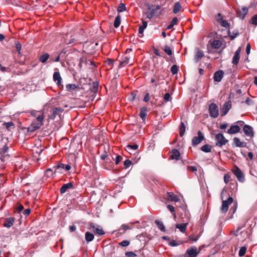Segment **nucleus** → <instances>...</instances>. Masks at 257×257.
<instances>
[{
  "label": "nucleus",
  "mask_w": 257,
  "mask_h": 257,
  "mask_svg": "<svg viewBox=\"0 0 257 257\" xmlns=\"http://www.w3.org/2000/svg\"><path fill=\"white\" fill-rule=\"evenodd\" d=\"M126 10V7L124 4H120L118 8H117V11L118 12H123L125 11Z\"/></svg>",
  "instance_id": "45"
},
{
  "label": "nucleus",
  "mask_w": 257,
  "mask_h": 257,
  "mask_svg": "<svg viewBox=\"0 0 257 257\" xmlns=\"http://www.w3.org/2000/svg\"><path fill=\"white\" fill-rule=\"evenodd\" d=\"M9 148L7 146H4L3 148L0 151V153L2 155V157H5L7 156V153L8 152Z\"/></svg>",
  "instance_id": "38"
},
{
  "label": "nucleus",
  "mask_w": 257,
  "mask_h": 257,
  "mask_svg": "<svg viewBox=\"0 0 257 257\" xmlns=\"http://www.w3.org/2000/svg\"><path fill=\"white\" fill-rule=\"evenodd\" d=\"M236 13L238 17L243 19L248 13V9L246 7H243L240 9H238Z\"/></svg>",
  "instance_id": "15"
},
{
  "label": "nucleus",
  "mask_w": 257,
  "mask_h": 257,
  "mask_svg": "<svg viewBox=\"0 0 257 257\" xmlns=\"http://www.w3.org/2000/svg\"><path fill=\"white\" fill-rule=\"evenodd\" d=\"M243 131L245 135L247 137L252 138L254 136L253 128L249 125H243Z\"/></svg>",
  "instance_id": "12"
},
{
  "label": "nucleus",
  "mask_w": 257,
  "mask_h": 257,
  "mask_svg": "<svg viewBox=\"0 0 257 257\" xmlns=\"http://www.w3.org/2000/svg\"><path fill=\"white\" fill-rule=\"evenodd\" d=\"M79 86L74 84H69L66 85V88L68 91H72L78 88Z\"/></svg>",
  "instance_id": "36"
},
{
  "label": "nucleus",
  "mask_w": 257,
  "mask_h": 257,
  "mask_svg": "<svg viewBox=\"0 0 257 257\" xmlns=\"http://www.w3.org/2000/svg\"><path fill=\"white\" fill-rule=\"evenodd\" d=\"M3 125L5 126L6 128L9 131H11L12 129H14L15 127V124L12 122H4L3 123Z\"/></svg>",
  "instance_id": "27"
},
{
  "label": "nucleus",
  "mask_w": 257,
  "mask_h": 257,
  "mask_svg": "<svg viewBox=\"0 0 257 257\" xmlns=\"http://www.w3.org/2000/svg\"><path fill=\"white\" fill-rule=\"evenodd\" d=\"M167 208L171 212H173L174 211V207L171 205H168Z\"/></svg>",
  "instance_id": "63"
},
{
  "label": "nucleus",
  "mask_w": 257,
  "mask_h": 257,
  "mask_svg": "<svg viewBox=\"0 0 257 257\" xmlns=\"http://www.w3.org/2000/svg\"><path fill=\"white\" fill-rule=\"evenodd\" d=\"M31 114L32 116L36 117V120H34L29 127V131L33 132L39 129L42 125L44 116L41 111L32 110L31 111Z\"/></svg>",
  "instance_id": "1"
},
{
  "label": "nucleus",
  "mask_w": 257,
  "mask_h": 257,
  "mask_svg": "<svg viewBox=\"0 0 257 257\" xmlns=\"http://www.w3.org/2000/svg\"><path fill=\"white\" fill-rule=\"evenodd\" d=\"M186 227L187 223L177 224L176 225V227L178 228L180 231L183 233H184L186 231Z\"/></svg>",
  "instance_id": "31"
},
{
  "label": "nucleus",
  "mask_w": 257,
  "mask_h": 257,
  "mask_svg": "<svg viewBox=\"0 0 257 257\" xmlns=\"http://www.w3.org/2000/svg\"><path fill=\"white\" fill-rule=\"evenodd\" d=\"M148 23L146 21H143L142 25L139 28V36L142 38L144 36V30L147 27Z\"/></svg>",
  "instance_id": "20"
},
{
  "label": "nucleus",
  "mask_w": 257,
  "mask_h": 257,
  "mask_svg": "<svg viewBox=\"0 0 257 257\" xmlns=\"http://www.w3.org/2000/svg\"><path fill=\"white\" fill-rule=\"evenodd\" d=\"M233 174L235 175L237 180L240 182H243L244 181V176L240 169L235 166L232 170Z\"/></svg>",
  "instance_id": "9"
},
{
  "label": "nucleus",
  "mask_w": 257,
  "mask_h": 257,
  "mask_svg": "<svg viewBox=\"0 0 257 257\" xmlns=\"http://www.w3.org/2000/svg\"><path fill=\"white\" fill-rule=\"evenodd\" d=\"M230 175L228 174H225L224 175V181L225 184H227L230 179Z\"/></svg>",
  "instance_id": "54"
},
{
  "label": "nucleus",
  "mask_w": 257,
  "mask_h": 257,
  "mask_svg": "<svg viewBox=\"0 0 257 257\" xmlns=\"http://www.w3.org/2000/svg\"><path fill=\"white\" fill-rule=\"evenodd\" d=\"M224 72L219 70L215 72L214 74V80H221L223 78Z\"/></svg>",
  "instance_id": "23"
},
{
  "label": "nucleus",
  "mask_w": 257,
  "mask_h": 257,
  "mask_svg": "<svg viewBox=\"0 0 257 257\" xmlns=\"http://www.w3.org/2000/svg\"><path fill=\"white\" fill-rule=\"evenodd\" d=\"M139 148V146L138 145H128L125 147V150L130 154H132L135 153L134 152L137 151Z\"/></svg>",
  "instance_id": "19"
},
{
  "label": "nucleus",
  "mask_w": 257,
  "mask_h": 257,
  "mask_svg": "<svg viewBox=\"0 0 257 257\" xmlns=\"http://www.w3.org/2000/svg\"><path fill=\"white\" fill-rule=\"evenodd\" d=\"M120 24V18L119 16H117L114 22V27L115 28H118Z\"/></svg>",
  "instance_id": "42"
},
{
  "label": "nucleus",
  "mask_w": 257,
  "mask_h": 257,
  "mask_svg": "<svg viewBox=\"0 0 257 257\" xmlns=\"http://www.w3.org/2000/svg\"><path fill=\"white\" fill-rule=\"evenodd\" d=\"M119 244L123 247L127 246L130 244V241L126 240H123L122 241L120 242Z\"/></svg>",
  "instance_id": "52"
},
{
  "label": "nucleus",
  "mask_w": 257,
  "mask_h": 257,
  "mask_svg": "<svg viewBox=\"0 0 257 257\" xmlns=\"http://www.w3.org/2000/svg\"><path fill=\"white\" fill-rule=\"evenodd\" d=\"M213 49H217L220 48L222 45V41L219 40H214L210 44Z\"/></svg>",
  "instance_id": "21"
},
{
  "label": "nucleus",
  "mask_w": 257,
  "mask_h": 257,
  "mask_svg": "<svg viewBox=\"0 0 257 257\" xmlns=\"http://www.w3.org/2000/svg\"><path fill=\"white\" fill-rule=\"evenodd\" d=\"M185 132V126L184 122H181L179 127V133L181 137H183Z\"/></svg>",
  "instance_id": "35"
},
{
  "label": "nucleus",
  "mask_w": 257,
  "mask_h": 257,
  "mask_svg": "<svg viewBox=\"0 0 257 257\" xmlns=\"http://www.w3.org/2000/svg\"><path fill=\"white\" fill-rule=\"evenodd\" d=\"M98 82L99 81H94L93 82V88L92 90V91H93V92L97 91L98 87V85H99Z\"/></svg>",
  "instance_id": "49"
},
{
  "label": "nucleus",
  "mask_w": 257,
  "mask_h": 257,
  "mask_svg": "<svg viewBox=\"0 0 257 257\" xmlns=\"http://www.w3.org/2000/svg\"><path fill=\"white\" fill-rule=\"evenodd\" d=\"M125 255L127 257H136L137 254L133 251H127L125 253Z\"/></svg>",
  "instance_id": "51"
},
{
  "label": "nucleus",
  "mask_w": 257,
  "mask_h": 257,
  "mask_svg": "<svg viewBox=\"0 0 257 257\" xmlns=\"http://www.w3.org/2000/svg\"><path fill=\"white\" fill-rule=\"evenodd\" d=\"M178 67L175 65L172 66L171 69V72L173 74H176L178 72Z\"/></svg>",
  "instance_id": "53"
},
{
  "label": "nucleus",
  "mask_w": 257,
  "mask_h": 257,
  "mask_svg": "<svg viewBox=\"0 0 257 257\" xmlns=\"http://www.w3.org/2000/svg\"><path fill=\"white\" fill-rule=\"evenodd\" d=\"M204 56V53L202 51L198 50L195 56V60L197 62L200 60Z\"/></svg>",
  "instance_id": "33"
},
{
  "label": "nucleus",
  "mask_w": 257,
  "mask_h": 257,
  "mask_svg": "<svg viewBox=\"0 0 257 257\" xmlns=\"http://www.w3.org/2000/svg\"><path fill=\"white\" fill-rule=\"evenodd\" d=\"M199 252V251H197L196 247H192L187 250L185 257H196Z\"/></svg>",
  "instance_id": "13"
},
{
  "label": "nucleus",
  "mask_w": 257,
  "mask_h": 257,
  "mask_svg": "<svg viewBox=\"0 0 257 257\" xmlns=\"http://www.w3.org/2000/svg\"><path fill=\"white\" fill-rule=\"evenodd\" d=\"M233 201V199L232 197H229L226 200H223L220 208L221 212L225 213L228 209L229 205L231 204Z\"/></svg>",
  "instance_id": "6"
},
{
  "label": "nucleus",
  "mask_w": 257,
  "mask_h": 257,
  "mask_svg": "<svg viewBox=\"0 0 257 257\" xmlns=\"http://www.w3.org/2000/svg\"><path fill=\"white\" fill-rule=\"evenodd\" d=\"M150 100V95L148 93H147L144 98V101L145 102H148Z\"/></svg>",
  "instance_id": "59"
},
{
  "label": "nucleus",
  "mask_w": 257,
  "mask_h": 257,
  "mask_svg": "<svg viewBox=\"0 0 257 257\" xmlns=\"http://www.w3.org/2000/svg\"><path fill=\"white\" fill-rule=\"evenodd\" d=\"M216 20L222 27L225 28H228L229 27V24L226 20L223 19V17L220 14H218L216 16Z\"/></svg>",
  "instance_id": "11"
},
{
  "label": "nucleus",
  "mask_w": 257,
  "mask_h": 257,
  "mask_svg": "<svg viewBox=\"0 0 257 257\" xmlns=\"http://www.w3.org/2000/svg\"><path fill=\"white\" fill-rule=\"evenodd\" d=\"M210 116L212 118H216L219 114V111L217 106L214 103H212L208 107Z\"/></svg>",
  "instance_id": "5"
},
{
  "label": "nucleus",
  "mask_w": 257,
  "mask_h": 257,
  "mask_svg": "<svg viewBox=\"0 0 257 257\" xmlns=\"http://www.w3.org/2000/svg\"><path fill=\"white\" fill-rule=\"evenodd\" d=\"M231 104L230 101L226 102L221 109V116L225 115L231 108Z\"/></svg>",
  "instance_id": "14"
},
{
  "label": "nucleus",
  "mask_w": 257,
  "mask_h": 257,
  "mask_svg": "<svg viewBox=\"0 0 257 257\" xmlns=\"http://www.w3.org/2000/svg\"><path fill=\"white\" fill-rule=\"evenodd\" d=\"M94 235L89 231H87L85 233V238L87 243L92 241L94 239Z\"/></svg>",
  "instance_id": "26"
},
{
  "label": "nucleus",
  "mask_w": 257,
  "mask_h": 257,
  "mask_svg": "<svg viewBox=\"0 0 257 257\" xmlns=\"http://www.w3.org/2000/svg\"><path fill=\"white\" fill-rule=\"evenodd\" d=\"M30 212H31V209L28 208V209H27L25 210H24V211L23 212V214L26 216H28V215H29Z\"/></svg>",
  "instance_id": "60"
},
{
  "label": "nucleus",
  "mask_w": 257,
  "mask_h": 257,
  "mask_svg": "<svg viewBox=\"0 0 257 257\" xmlns=\"http://www.w3.org/2000/svg\"><path fill=\"white\" fill-rule=\"evenodd\" d=\"M178 19L177 17L174 18L169 25L167 26V29L168 30L171 29L175 25L177 24Z\"/></svg>",
  "instance_id": "40"
},
{
  "label": "nucleus",
  "mask_w": 257,
  "mask_h": 257,
  "mask_svg": "<svg viewBox=\"0 0 257 257\" xmlns=\"http://www.w3.org/2000/svg\"><path fill=\"white\" fill-rule=\"evenodd\" d=\"M73 187V184L72 182H69L67 184H64L61 187L60 192L61 194L65 193L68 189H71Z\"/></svg>",
  "instance_id": "17"
},
{
  "label": "nucleus",
  "mask_w": 257,
  "mask_h": 257,
  "mask_svg": "<svg viewBox=\"0 0 257 257\" xmlns=\"http://www.w3.org/2000/svg\"><path fill=\"white\" fill-rule=\"evenodd\" d=\"M146 6L148 10L146 13V17L148 19L151 20L153 17H158L162 14L160 6H150L148 4Z\"/></svg>",
  "instance_id": "3"
},
{
  "label": "nucleus",
  "mask_w": 257,
  "mask_h": 257,
  "mask_svg": "<svg viewBox=\"0 0 257 257\" xmlns=\"http://www.w3.org/2000/svg\"><path fill=\"white\" fill-rule=\"evenodd\" d=\"M164 99L166 101H169L171 100V95L170 94V93H166L165 94L164 96Z\"/></svg>",
  "instance_id": "57"
},
{
  "label": "nucleus",
  "mask_w": 257,
  "mask_h": 257,
  "mask_svg": "<svg viewBox=\"0 0 257 257\" xmlns=\"http://www.w3.org/2000/svg\"><path fill=\"white\" fill-rule=\"evenodd\" d=\"M182 9V6L179 2H176L175 3L173 8V13L174 14H177Z\"/></svg>",
  "instance_id": "30"
},
{
  "label": "nucleus",
  "mask_w": 257,
  "mask_h": 257,
  "mask_svg": "<svg viewBox=\"0 0 257 257\" xmlns=\"http://www.w3.org/2000/svg\"><path fill=\"white\" fill-rule=\"evenodd\" d=\"M14 222V218H7L6 219V220L5 221V223L4 224V225L5 227H7L8 228H10V227H11L13 225Z\"/></svg>",
  "instance_id": "29"
},
{
  "label": "nucleus",
  "mask_w": 257,
  "mask_h": 257,
  "mask_svg": "<svg viewBox=\"0 0 257 257\" xmlns=\"http://www.w3.org/2000/svg\"><path fill=\"white\" fill-rule=\"evenodd\" d=\"M201 151L205 153L211 152V147L208 145H204L201 148Z\"/></svg>",
  "instance_id": "39"
},
{
  "label": "nucleus",
  "mask_w": 257,
  "mask_h": 257,
  "mask_svg": "<svg viewBox=\"0 0 257 257\" xmlns=\"http://www.w3.org/2000/svg\"><path fill=\"white\" fill-rule=\"evenodd\" d=\"M233 143L237 147H245L246 146L245 142H241L239 139L236 137L233 139Z\"/></svg>",
  "instance_id": "24"
},
{
  "label": "nucleus",
  "mask_w": 257,
  "mask_h": 257,
  "mask_svg": "<svg viewBox=\"0 0 257 257\" xmlns=\"http://www.w3.org/2000/svg\"><path fill=\"white\" fill-rule=\"evenodd\" d=\"M171 158L173 160H179L180 159V153L177 149H173L172 151Z\"/></svg>",
  "instance_id": "22"
},
{
  "label": "nucleus",
  "mask_w": 257,
  "mask_h": 257,
  "mask_svg": "<svg viewBox=\"0 0 257 257\" xmlns=\"http://www.w3.org/2000/svg\"><path fill=\"white\" fill-rule=\"evenodd\" d=\"M49 57L50 56L48 53H45L40 56L39 61L43 63H45L49 58Z\"/></svg>",
  "instance_id": "32"
},
{
  "label": "nucleus",
  "mask_w": 257,
  "mask_h": 257,
  "mask_svg": "<svg viewBox=\"0 0 257 257\" xmlns=\"http://www.w3.org/2000/svg\"><path fill=\"white\" fill-rule=\"evenodd\" d=\"M21 47L22 45L20 43L17 42L16 43V49L19 54L21 53Z\"/></svg>",
  "instance_id": "55"
},
{
  "label": "nucleus",
  "mask_w": 257,
  "mask_h": 257,
  "mask_svg": "<svg viewBox=\"0 0 257 257\" xmlns=\"http://www.w3.org/2000/svg\"><path fill=\"white\" fill-rule=\"evenodd\" d=\"M78 69L80 72L84 71L87 69H93L95 65L91 60L87 59L86 57H82L80 58L78 64Z\"/></svg>",
  "instance_id": "2"
},
{
  "label": "nucleus",
  "mask_w": 257,
  "mask_h": 257,
  "mask_svg": "<svg viewBox=\"0 0 257 257\" xmlns=\"http://www.w3.org/2000/svg\"><path fill=\"white\" fill-rule=\"evenodd\" d=\"M181 242H177L176 240H172L169 242V244L171 246H176L181 244Z\"/></svg>",
  "instance_id": "46"
},
{
  "label": "nucleus",
  "mask_w": 257,
  "mask_h": 257,
  "mask_svg": "<svg viewBox=\"0 0 257 257\" xmlns=\"http://www.w3.org/2000/svg\"><path fill=\"white\" fill-rule=\"evenodd\" d=\"M215 140L216 146L220 147L224 145L228 142V141L225 139L224 136L221 133L218 134L216 135Z\"/></svg>",
  "instance_id": "7"
},
{
  "label": "nucleus",
  "mask_w": 257,
  "mask_h": 257,
  "mask_svg": "<svg viewBox=\"0 0 257 257\" xmlns=\"http://www.w3.org/2000/svg\"><path fill=\"white\" fill-rule=\"evenodd\" d=\"M122 159V158L121 156L119 155L117 156L115 159V164L116 165L118 164Z\"/></svg>",
  "instance_id": "58"
},
{
  "label": "nucleus",
  "mask_w": 257,
  "mask_h": 257,
  "mask_svg": "<svg viewBox=\"0 0 257 257\" xmlns=\"http://www.w3.org/2000/svg\"><path fill=\"white\" fill-rule=\"evenodd\" d=\"M147 111H148V110L146 107H142L141 109L140 116L143 120H145L146 116H147Z\"/></svg>",
  "instance_id": "28"
},
{
  "label": "nucleus",
  "mask_w": 257,
  "mask_h": 257,
  "mask_svg": "<svg viewBox=\"0 0 257 257\" xmlns=\"http://www.w3.org/2000/svg\"><path fill=\"white\" fill-rule=\"evenodd\" d=\"M198 236H189V239L192 240L193 241H196L198 240Z\"/></svg>",
  "instance_id": "62"
},
{
  "label": "nucleus",
  "mask_w": 257,
  "mask_h": 257,
  "mask_svg": "<svg viewBox=\"0 0 257 257\" xmlns=\"http://www.w3.org/2000/svg\"><path fill=\"white\" fill-rule=\"evenodd\" d=\"M132 164V162L129 160H126L124 162V166L125 169H127Z\"/></svg>",
  "instance_id": "50"
},
{
  "label": "nucleus",
  "mask_w": 257,
  "mask_h": 257,
  "mask_svg": "<svg viewBox=\"0 0 257 257\" xmlns=\"http://www.w3.org/2000/svg\"><path fill=\"white\" fill-rule=\"evenodd\" d=\"M188 169L192 172H196L197 171V168L195 166H189Z\"/></svg>",
  "instance_id": "61"
},
{
  "label": "nucleus",
  "mask_w": 257,
  "mask_h": 257,
  "mask_svg": "<svg viewBox=\"0 0 257 257\" xmlns=\"http://www.w3.org/2000/svg\"><path fill=\"white\" fill-rule=\"evenodd\" d=\"M167 198L168 199L171 201L177 202L179 200V198L177 196L172 192L168 193Z\"/></svg>",
  "instance_id": "25"
},
{
  "label": "nucleus",
  "mask_w": 257,
  "mask_h": 257,
  "mask_svg": "<svg viewBox=\"0 0 257 257\" xmlns=\"http://www.w3.org/2000/svg\"><path fill=\"white\" fill-rule=\"evenodd\" d=\"M24 209V206L22 204H19L16 208V211L17 213L21 212Z\"/></svg>",
  "instance_id": "56"
},
{
  "label": "nucleus",
  "mask_w": 257,
  "mask_h": 257,
  "mask_svg": "<svg viewBox=\"0 0 257 257\" xmlns=\"http://www.w3.org/2000/svg\"><path fill=\"white\" fill-rule=\"evenodd\" d=\"M88 229L98 235H103L105 233L101 227L99 226H96L95 224L92 222L89 224Z\"/></svg>",
  "instance_id": "8"
},
{
  "label": "nucleus",
  "mask_w": 257,
  "mask_h": 257,
  "mask_svg": "<svg viewBox=\"0 0 257 257\" xmlns=\"http://www.w3.org/2000/svg\"><path fill=\"white\" fill-rule=\"evenodd\" d=\"M246 250V247L242 246V247H240V248L239 250V253H238L239 256H243L245 254Z\"/></svg>",
  "instance_id": "44"
},
{
  "label": "nucleus",
  "mask_w": 257,
  "mask_h": 257,
  "mask_svg": "<svg viewBox=\"0 0 257 257\" xmlns=\"http://www.w3.org/2000/svg\"><path fill=\"white\" fill-rule=\"evenodd\" d=\"M164 50L168 55H171L172 54V51L171 48L168 46L165 47Z\"/></svg>",
  "instance_id": "48"
},
{
  "label": "nucleus",
  "mask_w": 257,
  "mask_h": 257,
  "mask_svg": "<svg viewBox=\"0 0 257 257\" xmlns=\"http://www.w3.org/2000/svg\"><path fill=\"white\" fill-rule=\"evenodd\" d=\"M249 23L255 26L257 25V15H255L251 18Z\"/></svg>",
  "instance_id": "43"
},
{
  "label": "nucleus",
  "mask_w": 257,
  "mask_h": 257,
  "mask_svg": "<svg viewBox=\"0 0 257 257\" xmlns=\"http://www.w3.org/2000/svg\"><path fill=\"white\" fill-rule=\"evenodd\" d=\"M64 109L62 108L54 107L53 108L52 113L50 116V118L51 119H54L57 114H59L60 113H62Z\"/></svg>",
  "instance_id": "18"
},
{
  "label": "nucleus",
  "mask_w": 257,
  "mask_h": 257,
  "mask_svg": "<svg viewBox=\"0 0 257 257\" xmlns=\"http://www.w3.org/2000/svg\"><path fill=\"white\" fill-rule=\"evenodd\" d=\"M235 123L238 124L232 125L230 128L227 130V133L229 134H234L238 133L240 131V126L244 125V122L243 121L239 120Z\"/></svg>",
  "instance_id": "4"
},
{
  "label": "nucleus",
  "mask_w": 257,
  "mask_h": 257,
  "mask_svg": "<svg viewBox=\"0 0 257 257\" xmlns=\"http://www.w3.org/2000/svg\"><path fill=\"white\" fill-rule=\"evenodd\" d=\"M130 57L125 56L124 59L120 62V65L121 67H123L128 64L130 62Z\"/></svg>",
  "instance_id": "37"
},
{
  "label": "nucleus",
  "mask_w": 257,
  "mask_h": 257,
  "mask_svg": "<svg viewBox=\"0 0 257 257\" xmlns=\"http://www.w3.org/2000/svg\"><path fill=\"white\" fill-rule=\"evenodd\" d=\"M241 51V48L239 47L237 50L235 51L234 55L233 57L232 63L233 64L236 65L238 63L239 60V55Z\"/></svg>",
  "instance_id": "16"
},
{
  "label": "nucleus",
  "mask_w": 257,
  "mask_h": 257,
  "mask_svg": "<svg viewBox=\"0 0 257 257\" xmlns=\"http://www.w3.org/2000/svg\"><path fill=\"white\" fill-rule=\"evenodd\" d=\"M53 78V80H61V77L58 71H56L54 73Z\"/></svg>",
  "instance_id": "41"
},
{
  "label": "nucleus",
  "mask_w": 257,
  "mask_h": 257,
  "mask_svg": "<svg viewBox=\"0 0 257 257\" xmlns=\"http://www.w3.org/2000/svg\"><path fill=\"white\" fill-rule=\"evenodd\" d=\"M45 175L48 177H52L53 175V171L51 169H48L45 171Z\"/></svg>",
  "instance_id": "47"
},
{
  "label": "nucleus",
  "mask_w": 257,
  "mask_h": 257,
  "mask_svg": "<svg viewBox=\"0 0 257 257\" xmlns=\"http://www.w3.org/2000/svg\"><path fill=\"white\" fill-rule=\"evenodd\" d=\"M198 137H194L192 140V145L195 146L200 143L204 139L203 134L199 131L198 132Z\"/></svg>",
  "instance_id": "10"
},
{
  "label": "nucleus",
  "mask_w": 257,
  "mask_h": 257,
  "mask_svg": "<svg viewBox=\"0 0 257 257\" xmlns=\"http://www.w3.org/2000/svg\"><path fill=\"white\" fill-rule=\"evenodd\" d=\"M64 167H65L64 164H60L58 165L57 166H56V167H55V168H56V169H58L60 168L64 169Z\"/></svg>",
  "instance_id": "64"
},
{
  "label": "nucleus",
  "mask_w": 257,
  "mask_h": 257,
  "mask_svg": "<svg viewBox=\"0 0 257 257\" xmlns=\"http://www.w3.org/2000/svg\"><path fill=\"white\" fill-rule=\"evenodd\" d=\"M155 223L157 225L158 227L163 232H165L166 230V228L165 226L163 224V223L162 221H160L158 220H156L155 221Z\"/></svg>",
  "instance_id": "34"
}]
</instances>
